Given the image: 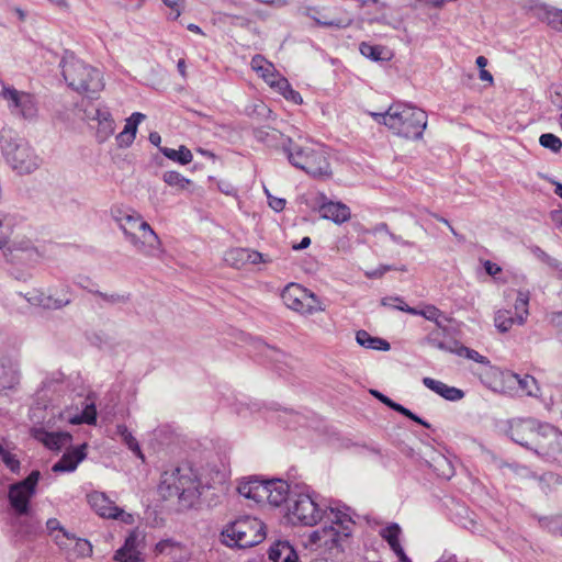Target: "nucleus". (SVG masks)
Wrapping results in <instances>:
<instances>
[{
    "label": "nucleus",
    "mask_w": 562,
    "mask_h": 562,
    "mask_svg": "<svg viewBox=\"0 0 562 562\" xmlns=\"http://www.w3.org/2000/svg\"><path fill=\"white\" fill-rule=\"evenodd\" d=\"M356 340L360 346L368 349L387 351L391 348L389 341L379 337H373L363 329L357 331Z\"/></svg>",
    "instance_id": "nucleus-30"
},
{
    "label": "nucleus",
    "mask_w": 562,
    "mask_h": 562,
    "mask_svg": "<svg viewBox=\"0 0 562 562\" xmlns=\"http://www.w3.org/2000/svg\"><path fill=\"white\" fill-rule=\"evenodd\" d=\"M435 470L438 472V475L443 479H451L454 475V469L451 462L443 456H439L435 460Z\"/></svg>",
    "instance_id": "nucleus-47"
},
{
    "label": "nucleus",
    "mask_w": 562,
    "mask_h": 562,
    "mask_svg": "<svg viewBox=\"0 0 562 562\" xmlns=\"http://www.w3.org/2000/svg\"><path fill=\"white\" fill-rule=\"evenodd\" d=\"M529 293L519 291L515 301V316L517 325H522L528 317Z\"/></svg>",
    "instance_id": "nucleus-38"
},
{
    "label": "nucleus",
    "mask_w": 562,
    "mask_h": 562,
    "mask_svg": "<svg viewBox=\"0 0 562 562\" xmlns=\"http://www.w3.org/2000/svg\"><path fill=\"white\" fill-rule=\"evenodd\" d=\"M351 24L350 19H327L325 16H321V20H317V25L326 26V27H336V29H345Z\"/></svg>",
    "instance_id": "nucleus-54"
},
{
    "label": "nucleus",
    "mask_w": 562,
    "mask_h": 562,
    "mask_svg": "<svg viewBox=\"0 0 562 562\" xmlns=\"http://www.w3.org/2000/svg\"><path fill=\"white\" fill-rule=\"evenodd\" d=\"M134 139H135V136L132 135L131 133H127V131H124V130L116 136V143H117L119 147H128L132 145Z\"/></svg>",
    "instance_id": "nucleus-64"
},
{
    "label": "nucleus",
    "mask_w": 562,
    "mask_h": 562,
    "mask_svg": "<svg viewBox=\"0 0 562 562\" xmlns=\"http://www.w3.org/2000/svg\"><path fill=\"white\" fill-rule=\"evenodd\" d=\"M267 494H263V504L278 507L289 497L290 485L280 479L267 480L265 483Z\"/></svg>",
    "instance_id": "nucleus-20"
},
{
    "label": "nucleus",
    "mask_w": 562,
    "mask_h": 562,
    "mask_svg": "<svg viewBox=\"0 0 562 562\" xmlns=\"http://www.w3.org/2000/svg\"><path fill=\"white\" fill-rule=\"evenodd\" d=\"M92 294L101 299L103 302L108 304H120L126 303L130 300L128 294H120V293H104L99 290H89Z\"/></svg>",
    "instance_id": "nucleus-50"
},
{
    "label": "nucleus",
    "mask_w": 562,
    "mask_h": 562,
    "mask_svg": "<svg viewBox=\"0 0 562 562\" xmlns=\"http://www.w3.org/2000/svg\"><path fill=\"white\" fill-rule=\"evenodd\" d=\"M562 449V431L554 426L543 423L533 451L547 461L551 460V451Z\"/></svg>",
    "instance_id": "nucleus-15"
},
{
    "label": "nucleus",
    "mask_w": 562,
    "mask_h": 562,
    "mask_svg": "<svg viewBox=\"0 0 562 562\" xmlns=\"http://www.w3.org/2000/svg\"><path fill=\"white\" fill-rule=\"evenodd\" d=\"M45 529L48 535H53L55 531L60 532V535L54 536V541L61 549H66L69 547V543H67L65 539H75V535L68 532L56 518H49L46 521Z\"/></svg>",
    "instance_id": "nucleus-32"
},
{
    "label": "nucleus",
    "mask_w": 562,
    "mask_h": 562,
    "mask_svg": "<svg viewBox=\"0 0 562 562\" xmlns=\"http://www.w3.org/2000/svg\"><path fill=\"white\" fill-rule=\"evenodd\" d=\"M88 117L91 120H97L99 123H101L111 120L112 115L106 108H95L93 109V113L88 114Z\"/></svg>",
    "instance_id": "nucleus-61"
},
{
    "label": "nucleus",
    "mask_w": 562,
    "mask_h": 562,
    "mask_svg": "<svg viewBox=\"0 0 562 562\" xmlns=\"http://www.w3.org/2000/svg\"><path fill=\"white\" fill-rule=\"evenodd\" d=\"M248 248H232L224 255V261L234 268L240 269L247 265Z\"/></svg>",
    "instance_id": "nucleus-37"
},
{
    "label": "nucleus",
    "mask_w": 562,
    "mask_h": 562,
    "mask_svg": "<svg viewBox=\"0 0 562 562\" xmlns=\"http://www.w3.org/2000/svg\"><path fill=\"white\" fill-rule=\"evenodd\" d=\"M114 130H115V122L113 119H111L106 122L99 123V127H98V132H97L99 140L100 142L106 140L114 133Z\"/></svg>",
    "instance_id": "nucleus-55"
},
{
    "label": "nucleus",
    "mask_w": 562,
    "mask_h": 562,
    "mask_svg": "<svg viewBox=\"0 0 562 562\" xmlns=\"http://www.w3.org/2000/svg\"><path fill=\"white\" fill-rule=\"evenodd\" d=\"M46 293L42 290H33L32 292H29L25 294V300L34 306L42 307L44 304Z\"/></svg>",
    "instance_id": "nucleus-60"
},
{
    "label": "nucleus",
    "mask_w": 562,
    "mask_h": 562,
    "mask_svg": "<svg viewBox=\"0 0 562 562\" xmlns=\"http://www.w3.org/2000/svg\"><path fill=\"white\" fill-rule=\"evenodd\" d=\"M328 512V509H326ZM324 513L316 501L308 494H299L290 499L288 505V518L292 524L315 526L323 520Z\"/></svg>",
    "instance_id": "nucleus-11"
},
{
    "label": "nucleus",
    "mask_w": 562,
    "mask_h": 562,
    "mask_svg": "<svg viewBox=\"0 0 562 562\" xmlns=\"http://www.w3.org/2000/svg\"><path fill=\"white\" fill-rule=\"evenodd\" d=\"M0 140L4 159L13 170L19 173H31L40 167L41 160L25 138L11 131H4Z\"/></svg>",
    "instance_id": "nucleus-7"
},
{
    "label": "nucleus",
    "mask_w": 562,
    "mask_h": 562,
    "mask_svg": "<svg viewBox=\"0 0 562 562\" xmlns=\"http://www.w3.org/2000/svg\"><path fill=\"white\" fill-rule=\"evenodd\" d=\"M452 345L454 346L453 353L484 366L491 364V361L485 356H482L477 351L461 345L459 341H452Z\"/></svg>",
    "instance_id": "nucleus-39"
},
{
    "label": "nucleus",
    "mask_w": 562,
    "mask_h": 562,
    "mask_svg": "<svg viewBox=\"0 0 562 562\" xmlns=\"http://www.w3.org/2000/svg\"><path fill=\"white\" fill-rule=\"evenodd\" d=\"M277 91L282 94L286 100L292 101L295 104L302 103L301 94L293 90L286 78H278Z\"/></svg>",
    "instance_id": "nucleus-41"
},
{
    "label": "nucleus",
    "mask_w": 562,
    "mask_h": 562,
    "mask_svg": "<svg viewBox=\"0 0 562 562\" xmlns=\"http://www.w3.org/2000/svg\"><path fill=\"white\" fill-rule=\"evenodd\" d=\"M139 544L140 540L138 533L132 531L125 539L123 547L115 552L114 559L119 562H143L138 549Z\"/></svg>",
    "instance_id": "nucleus-23"
},
{
    "label": "nucleus",
    "mask_w": 562,
    "mask_h": 562,
    "mask_svg": "<svg viewBox=\"0 0 562 562\" xmlns=\"http://www.w3.org/2000/svg\"><path fill=\"white\" fill-rule=\"evenodd\" d=\"M325 525L306 536L304 546L311 550L324 548L333 550L339 548L341 542L351 536L355 521L349 514L329 507L324 513Z\"/></svg>",
    "instance_id": "nucleus-2"
},
{
    "label": "nucleus",
    "mask_w": 562,
    "mask_h": 562,
    "mask_svg": "<svg viewBox=\"0 0 562 562\" xmlns=\"http://www.w3.org/2000/svg\"><path fill=\"white\" fill-rule=\"evenodd\" d=\"M88 502L101 517L119 519L126 525L134 524V516L114 505V503L104 493H91L88 495Z\"/></svg>",
    "instance_id": "nucleus-14"
},
{
    "label": "nucleus",
    "mask_w": 562,
    "mask_h": 562,
    "mask_svg": "<svg viewBox=\"0 0 562 562\" xmlns=\"http://www.w3.org/2000/svg\"><path fill=\"white\" fill-rule=\"evenodd\" d=\"M252 134L257 142L262 143L267 147L281 150L284 155L286 154V148L293 142L291 137L272 127H257L254 128Z\"/></svg>",
    "instance_id": "nucleus-17"
},
{
    "label": "nucleus",
    "mask_w": 562,
    "mask_h": 562,
    "mask_svg": "<svg viewBox=\"0 0 562 562\" xmlns=\"http://www.w3.org/2000/svg\"><path fill=\"white\" fill-rule=\"evenodd\" d=\"M401 527L393 522L380 531V536L389 543L391 550L395 553L401 562H412L405 554L403 547L400 543Z\"/></svg>",
    "instance_id": "nucleus-25"
},
{
    "label": "nucleus",
    "mask_w": 562,
    "mask_h": 562,
    "mask_svg": "<svg viewBox=\"0 0 562 562\" xmlns=\"http://www.w3.org/2000/svg\"><path fill=\"white\" fill-rule=\"evenodd\" d=\"M125 238L143 255L157 256L160 252L161 241L150 225L138 213H123L116 217Z\"/></svg>",
    "instance_id": "nucleus-6"
},
{
    "label": "nucleus",
    "mask_w": 562,
    "mask_h": 562,
    "mask_svg": "<svg viewBox=\"0 0 562 562\" xmlns=\"http://www.w3.org/2000/svg\"><path fill=\"white\" fill-rule=\"evenodd\" d=\"M359 49L364 57L371 60L379 61L386 59L384 56V48L380 45H372L363 42L360 44Z\"/></svg>",
    "instance_id": "nucleus-44"
},
{
    "label": "nucleus",
    "mask_w": 562,
    "mask_h": 562,
    "mask_svg": "<svg viewBox=\"0 0 562 562\" xmlns=\"http://www.w3.org/2000/svg\"><path fill=\"white\" fill-rule=\"evenodd\" d=\"M423 384L447 401L457 402L464 397V392L458 387L449 386L446 383L432 378H424Z\"/></svg>",
    "instance_id": "nucleus-26"
},
{
    "label": "nucleus",
    "mask_w": 562,
    "mask_h": 562,
    "mask_svg": "<svg viewBox=\"0 0 562 562\" xmlns=\"http://www.w3.org/2000/svg\"><path fill=\"white\" fill-rule=\"evenodd\" d=\"M319 214L323 218L330 220L336 224H342L351 216L349 206L341 202L327 201L325 195H323V203L319 206Z\"/></svg>",
    "instance_id": "nucleus-21"
},
{
    "label": "nucleus",
    "mask_w": 562,
    "mask_h": 562,
    "mask_svg": "<svg viewBox=\"0 0 562 562\" xmlns=\"http://www.w3.org/2000/svg\"><path fill=\"white\" fill-rule=\"evenodd\" d=\"M270 259L266 255L258 252L256 250L248 249L247 263H251V265L266 263Z\"/></svg>",
    "instance_id": "nucleus-63"
},
{
    "label": "nucleus",
    "mask_w": 562,
    "mask_h": 562,
    "mask_svg": "<svg viewBox=\"0 0 562 562\" xmlns=\"http://www.w3.org/2000/svg\"><path fill=\"white\" fill-rule=\"evenodd\" d=\"M61 72L68 86L79 93L92 95L104 87L101 72L66 52L61 61Z\"/></svg>",
    "instance_id": "nucleus-5"
},
{
    "label": "nucleus",
    "mask_w": 562,
    "mask_h": 562,
    "mask_svg": "<svg viewBox=\"0 0 562 562\" xmlns=\"http://www.w3.org/2000/svg\"><path fill=\"white\" fill-rule=\"evenodd\" d=\"M162 180L170 187L177 188L179 190H184L189 184L190 180L187 179L178 171H166L162 175Z\"/></svg>",
    "instance_id": "nucleus-43"
},
{
    "label": "nucleus",
    "mask_w": 562,
    "mask_h": 562,
    "mask_svg": "<svg viewBox=\"0 0 562 562\" xmlns=\"http://www.w3.org/2000/svg\"><path fill=\"white\" fill-rule=\"evenodd\" d=\"M40 477V471L34 470L24 480L9 486L8 502L12 516L26 514L32 508L31 499L36 493Z\"/></svg>",
    "instance_id": "nucleus-9"
},
{
    "label": "nucleus",
    "mask_w": 562,
    "mask_h": 562,
    "mask_svg": "<svg viewBox=\"0 0 562 562\" xmlns=\"http://www.w3.org/2000/svg\"><path fill=\"white\" fill-rule=\"evenodd\" d=\"M12 517L13 527L21 537L34 540L44 533L42 519L33 508L29 509L26 514Z\"/></svg>",
    "instance_id": "nucleus-16"
},
{
    "label": "nucleus",
    "mask_w": 562,
    "mask_h": 562,
    "mask_svg": "<svg viewBox=\"0 0 562 562\" xmlns=\"http://www.w3.org/2000/svg\"><path fill=\"white\" fill-rule=\"evenodd\" d=\"M116 435L121 437L122 441L127 446V448L142 461H145V457L140 450L139 443L137 439L132 435L128 428L120 424L116 426Z\"/></svg>",
    "instance_id": "nucleus-36"
},
{
    "label": "nucleus",
    "mask_w": 562,
    "mask_h": 562,
    "mask_svg": "<svg viewBox=\"0 0 562 562\" xmlns=\"http://www.w3.org/2000/svg\"><path fill=\"white\" fill-rule=\"evenodd\" d=\"M541 525L553 535L562 536V516L544 518L541 520Z\"/></svg>",
    "instance_id": "nucleus-56"
},
{
    "label": "nucleus",
    "mask_w": 562,
    "mask_h": 562,
    "mask_svg": "<svg viewBox=\"0 0 562 562\" xmlns=\"http://www.w3.org/2000/svg\"><path fill=\"white\" fill-rule=\"evenodd\" d=\"M69 422L74 425H94L97 422V408L94 402L87 397L85 401V407L82 412L70 417Z\"/></svg>",
    "instance_id": "nucleus-34"
},
{
    "label": "nucleus",
    "mask_w": 562,
    "mask_h": 562,
    "mask_svg": "<svg viewBox=\"0 0 562 562\" xmlns=\"http://www.w3.org/2000/svg\"><path fill=\"white\" fill-rule=\"evenodd\" d=\"M263 355L267 359L274 363L276 369L278 371H282V368L278 363L281 362L282 359L288 358L283 352L269 346H266L263 349Z\"/></svg>",
    "instance_id": "nucleus-57"
},
{
    "label": "nucleus",
    "mask_w": 562,
    "mask_h": 562,
    "mask_svg": "<svg viewBox=\"0 0 562 562\" xmlns=\"http://www.w3.org/2000/svg\"><path fill=\"white\" fill-rule=\"evenodd\" d=\"M145 119V115L140 112H134L127 120L124 126V131L131 133L136 137L137 126Z\"/></svg>",
    "instance_id": "nucleus-58"
},
{
    "label": "nucleus",
    "mask_w": 562,
    "mask_h": 562,
    "mask_svg": "<svg viewBox=\"0 0 562 562\" xmlns=\"http://www.w3.org/2000/svg\"><path fill=\"white\" fill-rule=\"evenodd\" d=\"M453 339L446 340V331L441 329H435L430 331L424 339V342L437 348L441 351L453 353L454 346L452 345Z\"/></svg>",
    "instance_id": "nucleus-31"
},
{
    "label": "nucleus",
    "mask_w": 562,
    "mask_h": 562,
    "mask_svg": "<svg viewBox=\"0 0 562 562\" xmlns=\"http://www.w3.org/2000/svg\"><path fill=\"white\" fill-rule=\"evenodd\" d=\"M542 425L533 418H514L508 422L507 434L514 442L533 451Z\"/></svg>",
    "instance_id": "nucleus-13"
},
{
    "label": "nucleus",
    "mask_w": 562,
    "mask_h": 562,
    "mask_svg": "<svg viewBox=\"0 0 562 562\" xmlns=\"http://www.w3.org/2000/svg\"><path fill=\"white\" fill-rule=\"evenodd\" d=\"M371 115L379 124H384L394 134L404 138H422L427 126L426 112L406 103H393L384 113Z\"/></svg>",
    "instance_id": "nucleus-1"
},
{
    "label": "nucleus",
    "mask_w": 562,
    "mask_h": 562,
    "mask_svg": "<svg viewBox=\"0 0 562 562\" xmlns=\"http://www.w3.org/2000/svg\"><path fill=\"white\" fill-rule=\"evenodd\" d=\"M72 301L71 290L68 285L64 284L54 293H46L43 308L45 310H60L69 305Z\"/></svg>",
    "instance_id": "nucleus-27"
},
{
    "label": "nucleus",
    "mask_w": 562,
    "mask_h": 562,
    "mask_svg": "<svg viewBox=\"0 0 562 562\" xmlns=\"http://www.w3.org/2000/svg\"><path fill=\"white\" fill-rule=\"evenodd\" d=\"M509 380L517 383L522 393L527 396L539 397V386L537 380L529 374H517L510 373L508 376Z\"/></svg>",
    "instance_id": "nucleus-29"
},
{
    "label": "nucleus",
    "mask_w": 562,
    "mask_h": 562,
    "mask_svg": "<svg viewBox=\"0 0 562 562\" xmlns=\"http://www.w3.org/2000/svg\"><path fill=\"white\" fill-rule=\"evenodd\" d=\"M390 302H398L396 306L398 311L406 312L412 315H422L428 321H434L439 324L438 318L441 316V312L435 306H427L425 310H416L408 306L401 296H386L381 300V305H387Z\"/></svg>",
    "instance_id": "nucleus-24"
},
{
    "label": "nucleus",
    "mask_w": 562,
    "mask_h": 562,
    "mask_svg": "<svg viewBox=\"0 0 562 562\" xmlns=\"http://www.w3.org/2000/svg\"><path fill=\"white\" fill-rule=\"evenodd\" d=\"M544 20L552 29L562 32V10L555 8L547 9Z\"/></svg>",
    "instance_id": "nucleus-51"
},
{
    "label": "nucleus",
    "mask_w": 562,
    "mask_h": 562,
    "mask_svg": "<svg viewBox=\"0 0 562 562\" xmlns=\"http://www.w3.org/2000/svg\"><path fill=\"white\" fill-rule=\"evenodd\" d=\"M20 381V372L12 363L0 366V389L11 390Z\"/></svg>",
    "instance_id": "nucleus-33"
},
{
    "label": "nucleus",
    "mask_w": 562,
    "mask_h": 562,
    "mask_svg": "<svg viewBox=\"0 0 562 562\" xmlns=\"http://www.w3.org/2000/svg\"><path fill=\"white\" fill-rule=\"evenodd\" d=\"M156 552L159 554L170 555L176 558L177 553L182 550L181 546L172 540H161L156 544Z\"/></svg>",
    "instance_id": "nucleus-48"
},
{
    "label": "nucleus",
    "mask_w": 562,
    "mask_h": 562,
    "mask_svg": "<svg viewBox=\"0 0 562 562\" xmlns=\"http://www.w3.org/2000/svg\"><path fill=\"white\" fill-rule=\"evenodd\" d=\"M269 559L272 562H297L299 558L289 542L279 541L269 550Z\"/></svg>",
    "instance_id": "nucleus-28"
},
{
    "label": "nucleus",
    "mask_w": 562,
    "mask_h": 562,
    "mask_svg": "<svg viewBox=\"0 0 562 562\" xmlns=\"http://www.w3.org/2000/svg\"><path fill=\"white\" fill-rule=\"evenodd\" d=\"M266 538L265 525L261 520L244 516L225 526L221 532V541L231 548H250Z\"/></svg>",
    "instance_id": "nucleus-8"
},
{
    "label": "nucleus",
    "mask_w": 562,
    "mask_h": 562,
    "mask_svg": "<svg viewBox=\"0 0 562 562\" xmlns=\"http://www.w3.org/2000/svg\"><path fill=\"white\" fill-rule=\"evenodd\" d=\"M87 443H82L67 450L63 457L52 467L53 472H72L87 457Z\"/></svg>",
    "instance_id": "nucleus-19"
},
{
    "label": "nucleus",
    "mask_w": 562,
    "mask_h": 562,
    "mask_svg": "<svg viewBox=\"0 0 562 562\" xmlns=\"http://www.w3.org/2000/svg\"><path fill=\"white\" fill-rule=\"evenodd\" d=\"M0 459L12 473H20V460L16 458L15 454L11 453L2 443H0Z\"/></svg>",
    "instance_id": "nucleus-45"
},
{
    "label": "nucleus",
    "mask_w": 562,
    "mask_h": 562,
    "mask_svg": "<svg viewBox=\"0 0 562 562\" xmlns=\"http://www.w3.org/2000/svg\"><path fill=\"white\" fill-rule=\"evenodd\" d=\"M285 156L293 167L313 178H329L333 173L327 150L321 144L311 140L299 144L293 140Z\"/></svg>",
    "instance_id": "nucleus-4"
},
{
    "label": "nucleus",
    "mask_w": 562,
    "mask_h": 562,
    "mask_svg": "<svg viewBox=\"0 0 562 562\" xmlns=\"http://www.w3.org/2000/svg\"><path fill=\"white\" fill-rule=\"evenodd\" d=\"M539 144L553 153H559L562 148V140L552 133H544L539 137Z\"/></svg>",
    "instance_id": "nucleus-49"
},
{
    "label": "nucleus",
    "mask_w": 562,
    "mask_h": 562,
    "mask_svg": "<svg viewBox=\"0 0 562 562\" xmlns=\"http://www.w3.org/2000/svg\"><path fill=\"white\" fill-rule=\"evenodd\" d=\"M494 323L496 328L502 331H508L513 325L517 324L516 316H513L509 310H499L495 313Z\"/></svg>",
    "instance_id": "nucleus-40"
},
{
    "label": "nucleus",
    "mask_w": 562,
    "mask_h": 562,
    "mask_svg": "<svg viewBox=\"0 0 562 562\" xmlns=\"http://www.w3.org/2000/svg\"><path fill=\"white\" fill-rule=\"evenodd\" d=\"M162 3L168 7L170 9V13L168 15V18L170 20H177L183 9H184V3H186V0H161Z\"/></svg>",
    "instance_id": "nucleus-53"
},
{
    "label": "nucleus",
    "mask_w": 562,
    "mask_h": 562,
    "mask_svg": "<svg viewBox=\"0 0 562 562\" xmlns=\"http://www.w3.org/2000/svg\"><path fill=\"white\" fill-rule=\"evenodd\" d=\"M65 541L68 543L74 542L75 551L78 557H89L92 554V544L87 539L77 538L75 536V539H65Z\"/></svg>",
    "instance_id": "nucleus-52"
},
{
    "label": "nucleus",
    "mask_w": 562,
    "mask_h": 562,
    "mask_svg": "<svg viewBox=\"0 0 562 562\" xmlns=\"http://www.w3.org/2000/svg\"><path fill=\"white\" fill-rule=\"evenodd\" d=\"M281 297L289 308L301 314L311 315L324 311L317 296L297 283L288 284L283 289Z\"/></svg>",
    "instance_id": "nucleus-12"
},
{
    "label": "nucleus",
    "mask_w": 562,
    "mask_h": 562,
    "mask_svg": "<svg viewBox=\"0 0 562 562\" xmlns=\"http://www.w3.org/2000/svg\"><path fill=\"white\" fill-rule=\"evenodd\" d=\"M531 252L539 259L541 260L542 262H544L546 265H548L549 267L551 268H558L559 267V261L551 257L550 255H548L544 250H542L540 247L538 246H532L531 247Z\"/></svg>",
    "instance_id": "nucleus-59"
},
{
    "label": "nucleus",
    "mask_w": 562,
    "mask_h": 562,
    "mask_svg": "<svg viewBox=\"0 0 562 562\" xmlns=\"http://www.w3.org/2000/svg\"><path fill=\"white\" fill-rule=\"evenodd\" d=\"M265 483L266 481L257 477L245 479L239 482L237 491L239 495L255 504H263V494H267Z\"/></svg>",
    "instance_id": "nucleus-22"
},
{
    "label": "nucleus",
    "mask_w": 562,
    "mask_h": 562,
    "mask_svg": "<svg viewBox=\"0 0 562 562\" xmlns=\"http://www.w3.org/2000/svg\"><path fill=\"white\" fill-rule=\"evenodd\" d=\"M204 487L198 472L189 464L175 467L161 475L160 491L165 492L164 495L177 496L187 508L195 505Z\"/></svg>",
    "instance_id": "nucleus-3"
},
{
    "label": "nucleus",
    "mask_w": 562,
    "mask_h": 562,
    "mask_svg": "<svg viewBox=\"0 0 562 562\" xmlns=\"http://www.w3.org/2000/svg\"><path fill=\"white\" fill-rule=\"evenodd\" d=\"M159 151L168 159L183 166L190 164L193 159L191 150L184 145H181L178 149L159 147Z\"/></svg>",
    "instance_id": "nucleus-35"
},
{
    "label": "nucleus",
    "mask_w": 562,
    "mask_h": 562,
    "mask_svg": "<svg viewBox=\"0 0 562 562\" xmlns=\"http://www.w3.org/2000/svg\"><path fill=\"white\" fill-rule=\"evenodd\" d=\"M251 69L256 71L260 77L268 72L274 71L272 63L268 61L262 55H255L250 61Z\"/></svg>",
    "instance_id": "nucleus-46"
},
{
    "label": "nucleus",
    "mask_w": 562,
    "mask_h": 562,
    "mask_svg": "<svg viewBox=\"0 0 562 562\" xmlns=\"http://www.w3.org/2000/svg\"><path fill=\"white\" fill-rule=\"evenodd\" d=\"M0 98L5 101L9 112L14 117L26 121L36 119L38 105L33 94L18 90L12 86H3Z\"/></svg>",
    "instance_id": "nucleus-10"
},
{
    "label": "nucleus",
    "mask_w": 562,
    "mask_h": 562,
    "mask_svg": "<svg viewBox=\"0 0 562 562\" xmlns=\"http://www.w3.org/2000/svg\"><path fill=\"white\" fill-rule=\"evenodd\" d=\"M32 436L53 451H59L71 441V435L66 431H47L44 428H33Z\"/></svg>",
    "instance_id": "nucleus-18"
},
{
    "label": "nucleus",
    "mask_w": 562,
    "mask_h": 562,
    "mask_svg": "<svg viewBox=\"0 0 562 562\" xmlns=\"http://www.w3.org/2000/svg\"><path fill=\"white\" fill-rule=\"evenodd\" d=\"M265 192L268 198L269 206L276 212H281L285 206V200L282 198L272 196L267 189H265Z\"/></svg>",
    "instance_id": "nucleus-62"
},
{
    "label": "nucleus",
    "mask_w": 562,
    "mask_h": 562,
    "mask_svg": "<svg viewBox=\"0 0 562 562\" xmlns=\"http://www.w3.org/2000/svg\"><path fill=\"white\" fill-rule=\"evenodd\" d=\"M13 218L7 214H0V250H3L12 234Z\"/></svg>",
    "instance_id": "nucleus-42"
}]
</instances>
